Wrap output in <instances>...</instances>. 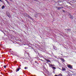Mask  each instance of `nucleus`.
<instances>
[{
  "mask_svg": "<svg viewBox=\"0 0 76 76\" xmlns=\"http://www.w3.org/2000/svg\"><path fill=\"white\" fill-rule=\"evenodd\" d=\"M24 69H27V67H25Z\"/></svg>",
  "mask_w": 76,
  "mask_h": 76,
  "instance_id": "9",
  "label": "nucleus"
},
{
  "mask_svg": "<svg viewBox=\"0 0 76 76\" xmlns=\"http://www.w3.org/2000/svg\"><path fill=\"white\" fill-rule=\"evenodd\" d=\"M67 67H68V68L71 69H72V68H73V66L70 64H68L67 65Z\"/></svg>",
  "mask_w": 76,
  "mask_h": 76,
  "instance_id": "1",
  "label": "nucleus"
},
{
  "mask_svg": "<svg viewBox=\"0 0 76 76\" xmlns=\"http://www.w3.org/2000/svg\"><path fill=\"white\" fill-rule=\"evenodd\" d=\"M8 17H9V18L10 17V16L9 15H8Z\"/></svg>",
  "mask_w": 76,
  "mask_h": 76,
  "instance_id": "10",
  "label": "nucleus"
},
{
  "mask_svg": "<svg viewBox=\"0 0 76 76\" xmlns=\"http://www.w3.org/2000/svg\"><path fill=\"white\" fill-rule=\"evenodd\" d=\"M4 68H6V65H4Z\"/></svg>",
  "mask_w": 76,
  "mask_h": 76,
  "instance_id": "8",
  "label": "nucleus"
},
{
  "mask_svg": "<svg viewBox=\"0 0 76 76\" xmlns=\"http://www.w3.org/2000/svg\"><path fill=\"white\" fill-rule=\"evenodd\" d=\"M5 7L4 5H3L2 7V9H4V8Z\"/></svg>",
  "mask_w": 76,
  "mask_h": 76,
  "instance_id": "7",
  "label": "nucleus"
},
{
  "mask_svg": "<svg viewBox=\"0 0 76 76\" xmlns=\"http://www.w3.org/2000/svg\"><path fill=\"white\" fill-rule=\"evenodd\" d=\"M20 68H19L17 69L16 70V72H18V71H19V70H20Z\"/></svg>",
  "mask_w": 76,
  "mask_h": 76,
  "instance_id": "3",
  "label": "nucleus"
},
{
  "mask_svg": "<svg viewBox=\"0 0 76 76\" xmlns=\"http://www.w3.org/2000/svg\"><path fill=\"white\" fill-rule=\"evenodd\" d=\"M0 1H1V0H0Z\"/></svg>",
  "mask_w": 76,
  "mask_h": 76,
  "instance_id": "12",
  "label": "nucleus"
},
{
  "mask_svg": "<svg viewBox=\"0 0 76 76\" xmlns=\"http://www.w3.org/2000/svg\"><path fill=\"white\" fill-rule=\"evenodd\" d=\"M62 69L63 71H64V70H66V69H65V68L64 67H62Z\"/></svg>",
  "mask_w": 76,
  "mask_h": 76,
  "instance_id": "4",
  "label": "nucleus"
},
{
  "mask_svg": "<svg viewBox=\"0 0 76 76\" xmlns=\"http://www.w3.org/2000/svg\"><path fill=\"white\" fill-rule=\"evenodd\" d=\"M55 76H58L57 75H55Z\"/></svg>",
  "mask_w": 76,
  "mask_h": 76,
  "instance_id": "11",
  "label": "nucleus"
},
{
  "mask_svg": "<svg viewBox=\"0 0 76 76\" xmlns=\"http://www.w3.org/2000/svg\"><path fill=\"white\" fill-rule=\"evenodd\" d=\"M71 18H72V17H71Z\"/></svg>",
  "mask_w": 76,
  "mask_h": 76,
  "instance_id": "13",
  "label": "nucleus"
},
{
  "mask_svg": "<svg viewBox=\"0 0 76 76\" xmlns=\"http://www.w3.org/2000/svg\"><path fill=\"white\" fill-rule=\"evenodd\" d=\"M52 69H53V70H55L56 69V68L55 67H53V66L52 67Z\"/></svg>",
  "mask_w": 76,
  "mask_h": 76,
  "instance_id": "6",
  "label": "nucleus"
},
{
  "mask_svg": "<svg viewBox=\"0 0 76 76\" xmlns=\"http://www.w3.org/2000/svg\"><path fill=\"white\" fill-rule=\"evenodd\" d=\"M61 61L63 62L64 61V59L63 58H61Z\"/></svg>",
  "mask_w": 76,
  "mask_h": 76,
  "instance_id": "5",
  "label": "nucleus"
},
{
  "mask_svg": "<svg viewBox=\"0 0 76 76\" xmlns=\"http://www.w3.org/2000/svg\"><path fill=\"white\" fill-rule=\"evenodd\" d=\"M49 66L50 67H54V66H55V65L52 64H50Z\"/></svg>",
  "mask_w": 76,
  "mask_h": 76,
  "instance_id": "2",
  "label": "nucleus"
}]
</instances>
